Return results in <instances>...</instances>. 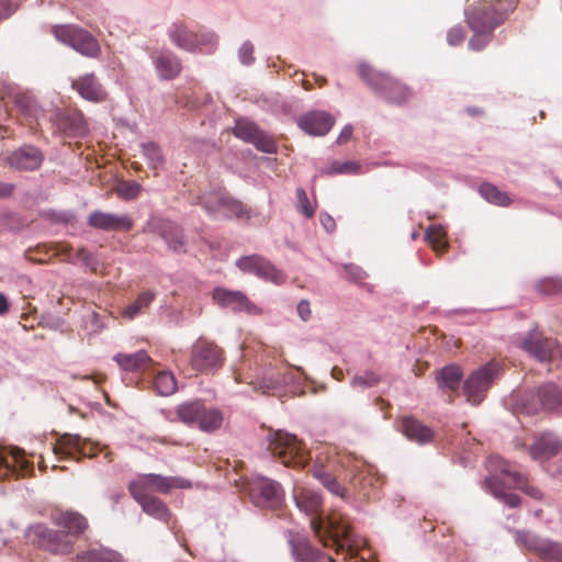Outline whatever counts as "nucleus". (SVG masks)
<instances>
[{
  "label": "nucleus",
  "mask_w": 562,
  "mask_h": 562,
  "mask_svg": "<svg viewBox=\"0 0 562 562\" xmlns=\"http://www.w3.org/2000/svg\"><path fill=\"white\" fill-rule=\"evenodd\" d=\"M296 506L311 516L310 526L324 548L334 549L336 554H344L342 562L358 554L360 542L353 533L350 519L340 512L333 510L326 518L319 514L322 497L317 492L305 487L294 490Z\"/></svg>",
  "instance_id": "nucleus-1"
},
{
  "label": "nucleus",
  "mask_w": 562,
  "mask_h": 562,
  "mask_svg": "<svg viewBox=\"0 0 562 562\" xmlns=\"http://www.w3.org/2000/svg\"><path fill=\"white\" fill-rule=\"evenodd\" d=\"M516 0H473L465 10L467 22L475 33L469 46L481 50L488 43V34L512 13Z\"/></svg>",
  "instance_id": "nucleus-2"
},
{
  "label": "nucleus",
  "mask_w": 562,
  "mask_h": 562,
  "mask_svg": "<svg viewBox=\"0 0 562 562\" xmlns=\"http://www.w3.org/2000/svg\"><path fill=\"white\" fill-rule=\"evenodd\" d=\"M268 450L285 467L303 469L308 460L310 452L296 436L277 430L268 436Z\"/></svg>",
  "instance_id": "nucleus-3"
},
{
  "label": "nucleus",
  "mask_w": 562,
  "mask_h": 562,
  "mask_svg": "<svg viewBox=\"0 0 562 562\" xmlns=\"http://www.w3.org/2000/svg\"><path fill=\"white\" fill-rule=\"evenodd\" d=\"M338 468L339 459L335 448L322 446L316 449L312 469L314 477L331 494L345 498L346 488L336 479Z\"/></svg>",
  "instance_id": "nucleus-4"
},
{
  "label": "nucleus",
  "mask_w": 562,
  "mask_h": 562,
  "mask_svg": "<svg viewBox=\"0 0 562 562\" xmlns=\"http://www.w3.org/2000/svg\"><path fill=\"white\" fill-rule=\"evenodd\" d=\"M191 482L181 476H164L160 474H140L128 484V492L133 498L151 496V492L168 494L176 488H190Z\"/></svg>",
  "instance_id": "nucleus-5"
},
{
  "label": "nucleus",
  "mask_w": 562,
  "mask_h": 562,
  "mask_svg": "<svg viewBox=\"0 0 562 562\" xmlns=\"http://www.w3.org/2000/svg\"><path fill=\"white\" fill-rule=\"evenodd\" d=\"M358 74L374 91L390 102L400 104L411 97V90L405 85L368 65H360Z\"/></svg>",
  "instance_id": "nucleus-6"
},
{
  "label": "nucleus",
  "mask_w": 562,
  "mask_h": 562,
  "mask_svg": "<svg viewBox=\"0 0 562 562\" xmlns=\"http://www.w3.org/2000/svg\"><path fill=\"white\" fill-rule=\"evenodd\" d=\"M224 350L204 337L198 338L190 349V367L195 372H215L223 367Z\"/></svg>",
  "instance_id": "nucleus-7"
},
{
  "label": "nucleus",
  "mask_w": 562,
  "mask_h": 562,
  "mask_svg": "<svg viewBox=\"0 0 562 562\" xmlns=\"http://www.w3.org/2000/svg\"><path fill=\"white\" fill-rule=\"evenodd\" d=\"M25 538L32 544L37 546L53 554H69L72 552L74 542L63 532L49 529L43 524H35L27 528Z\"/></svg>",
  "instance_id": "nucleus-8"
},
{
  "label": "nucleus",
  "mask_w": 562,
  "mask_h": 562,
  "mask_svg": "<svg viewBox=\"0 0 562 562\" xmlns=\"http://www.w3.org/2000/svg\"><path fill=\"white\" fill-rule=\"evenodd\" d=\"M488 472L501 473L502 476L507 477L513 487L520 490L529 497L542 501L544 498L543 492L536 485L531 484L528 477L516 469V464L503 459L499 456H491L486 462Z\"/></svg>",
  "instance_id": "nucleus-9"
},
{
  "label": "nucleus",
  "mask_w": 562,
  "mask_h": 562,
  "mask_svg": "<svg viewBox=\"0 0 562 562\" xmlns=\"http://www.w3.org/2000/svg\"><path fill=\"white\" fill-rule=\"evenodd\" d=\"M519 347L539 362L562 360V350L553 338L544 337L538 330H531L519 340Z\"/></svg>",
  "instance_id": "nucleus-10"
},
{
  "label": "nucleus",
  "mask_w": 562,
  "mask_h": 562,
  "mask_svg": "<svg viewBox=\"0 0 562 562\" xmlns=\"http://www.w3.org/2000/svg\"><path fill=\"white\" fill-rule=\"evenodd\" d=\"M53 33L58 41L71 46L81 55L93 58L100 54L99 42L86 30L71 25H56Z\"/></svg>",
  "instance_id": "nucleus-11"
},
{
  "label": "nucleus",
  "mask_w": 562,
  "mask_h": 562,
  "mask_svg": "<svg viewBox=\"0 0 562 562\" xmlns=\"http://www.w3.org/2000/svg\"><path fill=\"white\" fill-rule=\"evenodd\" d=\"M251 502L261 508L278 509L283 504L282 486L268 477H256L248 483Z\"/></svg>",
  "instance_id": "nucleus-12"
},
{
  "label": "nucleus",
  "mask_w": 562,
  "mask_h": 562,
  "mask_svg": "<svg viewBox=\"0 0 562 562\" xmlns=\"http://www.w3.org/2000/svg\"><path fill=\"white\" fill-rule=\"evenodd\" d=\"M498 371L499 366L496 362H490L474 371L463 384V393L468 402L472 404L481 403Z\"/></svg>",
  "instance_id": "nucleus-13"
},
{
  "label": "nucleus",
  "mask_w": 562,
  "mask_h": 562,
  "mask_svg": "<svg viewBox=\"0 0 562 562\" xmlns=\"http://www.w3.org/2000/svg\"><path fill=\"white\" fill-rule=\"evenodd\" d=\"M54 453L59 460H76L97 456V446L79 435L64 434L54 447Z\"/></svg>",
  "instance_id": "nucleus-14"
},
{
  "label": "nucleus",
  "mask_w": 562,
  "mask_h": 562,
  "mask_svg": "<svg viewBox=\"0 0 562 562\" xmlns=\"http://www.w3.org/2000/svg\"><path fill=\"white\" fill-rule=\"evenodd\" d=\"M212 300L222 308H228L235 313H246L251 316L262 314V308L241 291L218 286L213 290Z\"/></svg>",
  "instance_id": "nucleus-15"
},
{
  "label": "nucleus",
  "mask_w": 562,
  "mask_h": 562,
  "mask_svg": "<svg viewBox=\"0 0 562 562\" xmlns=\"http://www.w3.org/2000/svg\"><path fill=\"white\" fill-rule=\"evenodd\" d=\"M236 266L240 271L255 274L258 278L269 281L276 285L283 284L286 280V276L283 271L259 255L240 257L236 261Z\"/></svg>",
  "instance_id": "nucleus-16"
},
{
  "label": "nucleus",
  "mask_w": 562,
  "mask_h": 562,
  "mask_svg": "<svg viewBox=\"0 0 562 562\" xmlns=\"http://www.w3.org/2000/svg\"><path fill=\"white\" fill-rule=\"evenodd\" d=\"M516 540L543 562H562V544L559 542L539 539L529 531H516Z\"/></svg>",
  "instance_id": "nucleus-17"
},
{
  "label": "nucleus",
  "mask_w": 562,
  "mask_h": 562,
  "mask_svg": "<svg viewBox=\"0 0 562 562\" xmlns=\"http://www.w3.org/2000/svg\"><path fill=\"white\" fill-rule=\"evenodd\" d=\"M145 233L158 234L172 251H184L182 229L171 221L151 217L144 226Z\"/></svg>",
  "instance_id": "nucleus-18"
},
{
  "label": "nucleus",
  "mask_w": 562,
  "mask_h": 562,
  "mask_svg": "<svg viewBox=\"0 0 562 562\" xmlns=\"http://www.w3.org/2000/svg\"><path fill=\"white\" fill-rule=\"evenodd\" d=\"M2 479L4 476L24 477L33 472V463L25 458L24 451L16 447L2 446Z\"/></svg>",
  "instance_id": "nucleus-19"
},
{
  "label": "nucleus",
  "mask_w": 562,
  "mask_h": 562,
  "mask_svg": "<svg viewBox=\"0 0 562 562\" xmlns=\"http://www.w3.org/2000/svg\"><path fill=\"white\" fill-rule=\"evenodd\" d=\"M88 225L101 231L130 232L134 222L128 214H113L94 211L88 216Z\"/></svg>",
  "instance_id": "nucleus-20"
},
{
  "label": "nucleus",
  "mask_w": 562,
  "mask_h": 562,
  "mask_svg": "<svg viewBox=\"0 0 562 562\" xmlns=\"http://www.w3.org/2000/svg\"><path fill=\"white\" fill-rule=\"evenodd\" d=\"M533 396L537 402L532 401L526 405L529 414L536 413L539 409L562 413V392L554 384L541 385Z\"/></svg>",
  "instance_id": "nucleus-21"
},
{
  "label": "nucleus",
  "mask_w": 562,
  "mask_h": 562,
  "mask_svg": "<svg viewBox=\"0 0 562 562\" xmlns=\"http://www.w3.org/2000/svg\"><path fill=\"white\" fill-rule=\"evenodd\" d=\"M71 87L81 98L91 102H103L108 98L106 90L94 74L78 77L72 81Z\"/></svg>",
  "instance_id": "nucleus-22"
},
{
  "label": "nucleus",
  "mask_w": 562,
  "mask_h": 562,
  "mask_svg": "<svg viewBox=\"0 0 562 562\" xmlns=\"http://www.w3.org/2000/svg\"><path fill=\"white\" fill-rule=\"evenodd\" d=\"M44 160L42 151L34 146H23L13 151L8 164L16 170L33 171L41 167Z\"/></svg>",
  "instance_id": "nucleus-23"
},
{
  "label": "nucleus",
  "mask_w": 562,
  "mask_h": 562,
  "mask_svg": "<svg viewBox=\"0 0 562 562\" xmlns=\"http://www.w3.org/2000/svg\"><path fill=\"white\" fill-rule=\"evenodd\" d=\"M560 451H562V442L551 432L539 435L528 448L530 457L536 461L549 460Z\"/></svg>",
  "instance_id": "nucleus-24"
},
{
  "label": "nucleus",
  "mask_w": 562,
  "mask_h": 562,
  "mask_svg": "<svg viewBox=\"0 0 562 562\" xmlns=\"http://www.w3.org/2000/svg\"><path fill=\"white\" fill-rule=\"evenodd\" d=\"M334 123L335 120L329 113L313 111L300 119L299 126L310 135L322 136L330 131Z\"/></svg>",
  "instance_id": "nucleus-25"
},
{
  "label": "nucleus",
  "mask_w": 562,
  "mask_h": 562,
  "mask_svg": "<svg viewBox=\"0 0 562 562\" xmlns=\"http://www.w3.org/2000/svg\"><path fill=\"white\" fill-rule=\"evenodd\" d=\"M463 372L457 364H449L439 370L436 374V381L439 389L448 394L449 402H453L458 394Z\"/></svg>",
  "instance_id": "nucleus-26"
},
{
  "label": "nucleus",
  "mask_w": 562,
  "mask_h": 562,
  "mask_svg": "<svg viewBox=\"0 0 562 562\" xmlns=\"http://www.w3.org/2000/svg\"><path fill=\"white\" fill-rule=\"evenodd\" d=\"M52 520L56 526L67 530L65 535L68 538L70 536L77 537L83 533L85 530L88 528V521L86 517L77 512L54 513L52 516Z\"/></svg>",
  "instance_id": "nucleus-27"
},
{
  "label": "nucleus",
  "mask_w": 562,
  "mask_h": 562,
  "mask_svg": "<svg viewBox=\"0 0 562 562\" xmlns=\"http://www.w3.org/2000/svg\"><path fill=\"white\" fill-rule=\"evenodd\" d=\"M117 366L126 372L142 373L150 368L153 360L145 350L134 353L119 352L113 357Z\"/></svg>",
  "instance_id": "nucleus-28"
},
{
  "label": "nucleus",
  "mask_w": 562,
  "mask_h": 562,
  "mask_svg": "<svg viewBox=\"0 0 562 562\" xmlns=\"http://www.w3.org/2000/svg\"><path fill=\"white\" fill-rule=\"evenodd\" d=\"M57 251L65 255L66 260L70 262H75L76 260L82 262V265H85L94 274L104 273L103 263H101L97 257H94L83 247L75 250L70 246L60 245L58 246Z\"/></svg>",
  "instance_id": "nucleus-29"
},
{
  "label": "nucleus",
  "mask_w": 562,
  "mask_h": 562,
  "mask_svg": "<svg viewBox=\"0 0 562 562\" xmlns=\"http://www.w3.org/2000/svg\"><path fill=\"white\" fill-rule=\"evenodd\" d=\"M401 430L409 440L420 445L430 442L434 438V431L413 416L401 419Z\"/></svg>",
  "instance_id": "nucleus-30"
},
{
  "label": "nucleus",
  "mask_w": 562,
  "mask_h": 562,
  "mask_svg": "<svg viewBox=\"0 0 562 562\" xmlns=\"http://www.w3.org/2000/svg\"><path fill=\"white\" fill-rule=\"evenodd\" d=\"M154 64L160 78L175 79L182 70L180 59L171 52H161L154 56Z\"/></svg>",
  "instance_id": "nucleus-31"
},
{
  "label": "nucleus",
  "mask_w": 562,
  "mask_h": 562,
  "mask_svg": "<svg viewBox=\"0 0 562 562\" xmlns=\"http://www.w3.org/2000/svg\"><path fill=\"white\" fill-rule=\"evenodd\" d=\"M171 42L181 49L194 50L201 43L200 36L188 30L183 23H173L169 31Z\"/></svg>",
  "instance_id": "nucleus-32"
},
{
  "label": "nucleus",
  "mask_w": 562,
  "mask_h": 562,
  "mask_svg": "<svg viewBox=\"0 0 562 562\" xmlns=\"http://www.w3.org/2000/svg\"><path fill=\"white\" fill-rule=\"evenodd\" d=\"M501 475V473L488 472V476L485 479L486 487L496 498L502 499L508 507H518L521 503L520 497L517 494L505 491L504 484L499 479Z\"/></svg>",
  "instance_id": "nucleus-33"
},
{
  "label": "nucleus",
  "mask_w": 562,
  "mask_h": 562,
  "mask_svg": "<svg viewBox=\"0 0 562 562\" xmlns=\"http://www.w3.org/2000/svg\"><path fill=\"white\" fill-rule=\"evenodd\" d=\"M292 550L300 562H337L333 555H324L305 540L294 542Z\"/></svg>",
  "instance_id": "nucleus-34"
},
{
  "label": "nucleus",
  "mask_w": 562,
  "mask_h": 562,
  "mask_svg": "<svg viewBox=\"0 0 562 562\" xmlns=\"http://www.w3.org/2000/svg\"><path fill=\"white\" fill-rule=\"evenodd\" d=\"M77 562H124L122 555L108 548H95L77 554Z\"/></svg>",
  "instance_id": "nucleus-35"
},
{
  "label": "nucleus",
  "mask_w": 562,
  "mask_h": 562,
  "mask_svg": "<svg viewBox=\"0 0 562 562\" xmlns=\"http://www.w3.org/2000/svg\"><path fill=\"white\" fill-rule=\"evenodd\" d=\"M59 127L67 134L80 136L87 132L83 115L80 112H68L60 116Z\"/></svg>",
  "instance_id": "nucleus-36"
},
{
  "label": "nucleus",
  "mask_w": 562,
  "mask_h": 562,
  "mask_svg": "<svg viewBox=\"0 0 562 562\" xmlns=\"http://www.w3.org/2000/svg\"><path fill=\"white\" fill-rule=\"evenodd\" d=\"M14 103L18 112L22 115V123L27 124L31 128H34L33 123L38 121V109L34 100L27 95H16Z\"/></svg>",
  "instance_id": "nucleus-37"
},
{
  "label": "nucleus",
  "mask_w": 562,
  "mask_h": 562,
  "mask_svg": "<svg viewBox=\"0 0 562 562\" xmlns=\"http://www.w3.org/2000/svg\"><path fill=\"white\" fill-rule=\"evenodd\" d=\"M155 300V293L153 291H144L138 294L136 300L128 304L122 311V316L126 319H133L142 313H145L151 302Z\"/></svg>",
  "instance_id": "nucleus-38"
},
{
  "label": "nucleus",
  "mask_w": 562,
  "mask_h": 562,
  "mask_svg": "<svg viewBox=\"0 0 562 562\" xmlns=\"http://www.w3.org/2000/svg\"><path fill=\"white\" fill-rule=\"evenodd\" d=\"M143 508V510L155 517L156 519L168 521L170 513L167 506L155 496H146L140 498H134Z\"/></svg>",
  "instance_id": "nucleus-39"
},
{
  "label": "nucleus",
  "mask_w": 562,
  "mask_h": 562,
  "mask_svg": "<svg viewBox=\"0 0 562 562\" xmlns=\"http://www.w3.org/2000/svg\"><path fill=\"white\" fill-rule=\"evenodd\" d=\"M224 422V416L222 412L214 407L203 406V412H201L198 426L201 430L206 432H212L222 427Z\"/></svg>",
  "instance_id": "nucleus-40"
},
{
  "label": "nucleus",
  "mask_w": 562,
  "mask_h": 562,
  "mask_svg": "<svg viewBox=\"0 0 562 562\" xmlns=\"http://www.w3.org/2000/svg\"><path fill=\"white\" fill-rule=\"evenodd\" d=\"M227 191L224 188L213 189L211 191L203 192L200 199V204L209 213H216L222 211L224 203L221 198H226Z\"/></svg>",
  "instance_id": "nucleus-41"
},
{
  "label": "nucleus",
  "mask_w": 562,
  "mask_h": 562,
  "mask_svg": "<svg viewBox=\"0 0 562 562\" xmlns=\"http://www.w3.org/2000/svg\"><path fill=\"white\" fill-rule=\"evenodd\" d=\"M203 406L204 404L201 401L183 403L177 407V416L184 424L198 425Z\"/></svg>",
  "instance_id": "nucleus-42"
},
{
  "label": "nucleus",
  "mask_w": 562,
  "mask_h": 562,
  "mask_svg": "<svg viewBox=\"0 0 562 562\" xmlns=\"http://www.w3.org/2000/svg\"><path fill=\"white\" fill-rule=\"evenodd\" d=\"M154 387L161 396L172 395L177 389V380L171 371H159L154 378Z\"/></svg>",
  "instance_id": "nucleus-43"
},
{
  "label": "nucleus",
  "mask_w": 562,
  "mask_h": 562,
  "mask_svg": "<svg viewBox=\"0 0 562 562\" xmlns=\"http://www.w3.org/2000/svg\"><path fill=\"white\" fill-rule=\"evenodd\" d=\"M224 206L222 209L227 218H249L250 209L241 201L232 198L228 193L226 198H221Z\"/></svg>",
  "instance_id": "nucleus-44"
},
{
  "label": "nucleus",
  "mask_w": 562,
  "mask_h": 562,
  "mask_svg": "<svg viewBox=\"0 0 562 562\" xmlns=\"http://www.w3.org/2000/svg\"><path fill=\"white\" fill-rule=\"evenodd\" d=\"M480 194L490 203L498 206H508L512 199L506 192L501 191L498 188L491 183H483L479 188Z\"/></svg>",
  "instance_id": "nucleus-45"
},
{
  "label": "nucleus",
  "mask_w": 562,
  "mask_h": 562,
  "mask_svg": "<svg viewBox=\"0 0 562 562\" xmlns=\"http://www.w3.org/2000/svg\"><path fill=\"white\" fill-rule=\"evenodd\" d=\"M426 239L437 254H443L448 248L446 231L440 225H431L426 231Z\"/></svg>",
  "instance_id": "nucleus-46"
},
{
  "label": "nucleus",
  "mask_w": 562,
  "mask_h": 562,
  "mask_svg": "<svg viewBox=\"0 0 562 562\" xmlns=\"http://www.w3.org/2000/svg\"><path fill=\"white\" fill-rule=\"evenodd\" d=\"M142 149L151 169H158L162 166L164 159L158 145L155 143H146L142 145Z\"/></svg>",
  "instance_id": "nucleus-47"
},
{
  "label": "nucleus",
  "mask_w": 562,
  "mask_h": 562,
  "mask_svg": "<svg viewBox=\"0 0 562 562\" xmlns=\"http://www.w3.org/2000/svg\"><path fill=\"white\" fill-rule=\"evenodd\" d=\"M258 131L259 128L255 123L238 120L234 127V135L247 143H251Z\"/></svg>",
  "instance_id": "nucleus-48"
},
{
  "label": "nucleus",
  "mask_w": 562,
  "mask_h": 562,
  "mask_svg": "<svg viewBox=\"0 0 562 562\" xmlns=\"http://www.w3.org/2000/svg\"><path fill=\"white\" fill-rule=\"evenodd\" d=\"M142 191V186L136 181H120L115 188L116 194L124 200L136 199Z\"/></svg>",
  "instance_id": "nucleus-49"
},
{
  "label": "nucleus",
  "mask_w": 562,
  "mask_h": 562,
  "mask_svg": "<svg viewBox=\"0 0 562 562\" xmlns=\"http://www.w3.org/2000/svg\"><path fill=\"white\" fill-rule=\"evenodd\" d=\"M537 290L544 295H555L562 293V279H542L537 283Z\"/></svg>",
  "instance_id": "nucleus-50"
},
{
  "label": "nucleus",
  "mask_w": 562,
  "mask_h": 562,
  "mask_svg": "<svg viewBox=\"0 0 562 562\" xmlns=\"http://www.w3.org/2000/svg\"><path fill=\"white\" fill-rule=\"evenodd\" d=\"M250 144L255 145L260 151L267 154H273L277 151L276 142L260 130L257 132V135Z\"/></svg>",
  "instance_id": "nucleus-51"
},
{
  "label": "nucleus",
  "mask_w": 562,
  "mask_h": 562,
  "mask_svg": "<svg viewBox=\"0 0 562 562\" xmlns=\"http://www.w3.org/2000/svg\"><path fill=\"white\" fill-rule=\"evenodd\" d=\"M283 382V376L278 373L269 379L262 378L258 383H256L255 389H259L262 393H269L279 389Z\"/></svg>",
  "instance_id": "nucleus-52"
},
{
  "label": "nucleus",
  "mask_w": 562,
  "mask_h": 562,
  "mask_svg": "<svg viewBox=\"0 0 562 562\" xmlns=\"http://www.w3.org/2000/svg\"><path fill=\"white\" fill-rule=\"evenodd\" d=\"M297 209L306 217H312L315 214V207L308 200L307 193L303 188L296 190Z\"/></svg>",
  "instance_id": "nucleus-53"
},
{
  "label": "nucleus",
  "mask_w": 562,
  "mask_h": 562,
  "mask_svg": "<svg viewBox=\"0 0 562 562\" xmlns=\"http://www.w3.org/2000/svg\"><path fill=\"white\" fill-rule=\"evenodd\" d=\"M380 382V378L374 372H364L362 375H357L352 380L353 386L371 387Z\"/></svg>",
  "instance_id": "nucleus-54"
},
{
  "label": "nucleus",
  "mask_w": 562,
  "mask_h": 562,
  "mask_svg": "<svg viewBox=\"0 0 562 562\" xmlns=\"http://www.w3.org/2000/svg\"><path fill=\"white\" fill-rule=\"evenodd\" d=\"M347 278L353 282H361L366 279L367 273L357 265L349 263L344 267Z\"/></svg>",
  "instance_id": "nucleus-55"
},
{
  "label": "nucleus",
  "mask_w": 562,
  "mask_h": 562,
  "mask_svg": "<svg viewBox=\"0 0 562 562\" xmlns=\"http://www.w3.org/2000/svg\"><path fill=\"white\" fill-rule=\"evenodd\" d=\"M465 38V33L462 27L454 26L449 30L447 34V41L451 46L461 44Z\"/></svg>",
  "instance_id": "nucleus-56"
},
{
  "label": "nucleus",
  "mask_w": 562,
  "mask_h": 562,
  "mask_svg": "<svg viewBox=\"0 0 562 562\" xmlns=\"http://www.w3.org/2000/svg\"><path fill=\"white\" fill-rule=\"evenodd\" d=\"M239 58L243 64L250 65L254 60V45L249 42L244 43L239 48Z\"/></svg>",
  "instance_id": "nucleus-57"
},
{
  "label": "nucleus",
  "mask_w": 562,
  "mask_h": 562,
  "mask_svg": "<svg viewBox=\"0 0 562 562\" xmlns=\"http://www.w3.org/2000/svg\"><path fill=\"white\" fill-rule=\"evenodd\" d=\"M296 310H297V314L302 321L306 322L311 318L312 310H311L310 302L307 300L300 301Z\"/></svg>",
  "instance_id": "nucleus-58"
},
{
  "label": "nucleus",
  "mask_w": 562,
  "mask_h": 562,
  "mask_svg": "<svg viewBox=\"0 0 562 562\" xmlns=\"http://www.w3.org/2000/svg\"><path fill=\"white\" fill-rule=\"evenodd\" d=\"M319 222H321L322 226L324 227V229L328 233H331L336 229L335 220L333 218V216H330L327 213H321Z\"/></svg>",
  "instance_id": "nucleus-59"
},
{
  "label": "nucleus",
  "mask_w": 562,
  "mask_h": 562,
  "mask_svg": "<svg viewBox=\"0 0 562 562\" xmlns=\"http://www.w3.org/2000/svg\"><path fill=\"white\" fill-rule=\"evenodd\" d=\"M18 7L19 4L16 2L2 0V19L10 16L18 9Z\"/></svg>",
  "instance_id": "nucleus-60"
},
{
  "label": "nucleus",
  "mask_w": 562,
  "mask_h": 562,
  "mask_svg": "<svg viewBox=\"0 0 562 562\" xmlns=\"http://www.w3.org/2000/svg\"><path fill=\"white\" fill-rule=\"evenodd\" d=\"M351 135H352V127L350 125L345 126L337 138V143L338 144L347 143L350 139Z\"/></svg>",
  "instance_id": "nucleus-61"
},
{
  "label": "nucleus",
  "mask_w": 562,
  "mask_h": 562,
  "mask_svg": "<svg viewBox=\"0 0 562 562\" xmlns=\"http://www.w3.org/2000/svg\"><path fill=\"white\" fill-rule=\"evenodd\" d=\"M352 169H353V164H351V162H346V164H342V165H339L338 162H335L333 165V172L344 173V172H349Z\"/></svg>",
  "instance_id": "nucleus-62"
},
{
  "label": "nucleus",
  "mask_w": 562,
  "mask_h": 562,
  "mask_svg": "<svg viewBox=\"0 0 562 562\" xmlns=\"http://www.w3.org/2000/svg\"><path fill=\"white\" fill-rule=\"evenodd\" d=\"M358 480H359L362 484H372L373 477H372V476H370L369 474L360 473V474H359V476H358Z\"/></svg>",
  "instance_id": "nucleus-63"
},
{
  "label": "nucleus",
  "mask_w": 562,
  "mask_h": 562,
  "mask_svg": "<svg viewBox=\"0 0 562 562\" xmlns=\"http://www.w3.org/2000/svg\"><path fill=\"white\" fill-rule=\"evenodd\" d=\"M12 191V187L11 186H2V189H1V192H2V196L5 195V194H10Z\"/></svg>",
  "instance_id": "nucleus-64"
}]
</instances>
